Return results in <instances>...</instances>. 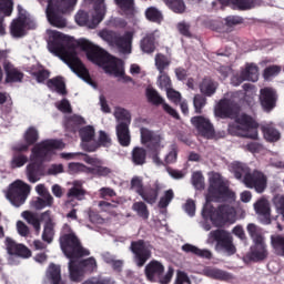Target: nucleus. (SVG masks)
I'll return each instance as SVG.
<instances>
[{
    "label": "nucleus",
    "instance_id": "a19ab883",
    "mask_svg": "<svg viewBox=\"0 0 284 284\" xmlns=\"http://www.w3.org/2000/svg\"><path fill=\"white\" fill-rule=\"evenodd\" d=\"M241 73L246 81H252L253 83L258 81V67L254 63L246 64L245 69Z\"/></svg>",
    "mask_w": 284,
    "mask_h": 284
},
{
    "label": "nucleus",
    "instance_id": "a878e982",
    "mask_svg": "<svg viewBox=\"0 0 284 284\" xmlns=\"http://www.w3.org/2000/svg\"><path fill=\"white\" fill-rule=\"evenodd\" d=\"M69 278L73 283H81L83 281V276H85V272L83 271L81 264L77 258H69Z\"/></svg>",
    "mask_w": 284,
    "mask_h": 284
},
{
    "label": "nucleus",
    "instance_id": "4be33fe9",
    "mask_svg": "<svg viewBox=\"0 0 284 284\" xmlns=\"http://www.w3.org/2000/svg\"><path fill=\"white\" fill-rule=\"evenodd\" d=\"M161 190H162L161 183L156 181L152 185L144 186V190L142 194H140V196L149 205H154V203L159 201V194L161 193Z\"/></svg>",
    "mask_w": 284,
    "mask_h": 284
},
{
    "label": "nucleus",
    "instance_id": "864d4df0",
    "mask_svg": "<svg viewBox=\"0 0 284 284\" xmlns=\"http://www.w3.org/2000/svg\"><path fill=\"white\" fill-rule=\"evenodd\" d=\"M53 203H54V197H52V195L48 193L47 196L37 199V201L34 202V209L43 210L45 207H52Z\"/></svg>",
    "mask_w": 284,
    "mask_h": 284
},
{
    "label": "nucleus",
    "instance_id": "603ef678",
    "mask_svg": "<svg viewBox=\"0 0 284 284\" xmlns=\"http://www.w3.org/2000/svg\"><path fill=\"white\" fill-rule=\"evenodd\" d=\"M54 223H44L43 232H42V241L44 243H52L54 241Z\"/></svg>",
    "mask_w": 284,
    "mask_h": 284
},
{
    "label": "nucleus",
    "instance_id": "aec40b11",
    "mask_svg": "<svg viewBox=\"0 0 284 284\" xmlns=\"http://www.w3.org/2000/svg\"><path fill=\"white\" fill-rule=\"evenodd\" d=\"M255 213L261 216L260 221L263 225H270L272 223V207L270 201L265 197H261L254 204Z\"/></svg>",
    "mask_w": 284,
    "mask_h": 284
},
{
    "label": "nucleus",
    "instance_id": "bb28decb",
    "mask_svg": "<svg viewBox=\"0 0 284 284\" xmlns=\"http://www.w3.org/2000/svg\"><path fill=\"white\" fill-rule=\"evenodd\" d=\"M199 89L201 94L204 97H214V94H216V90H219V82L214 81L210 77H205L200 82Z\"/></svg>",
    "mask_w": 284,
    "mask_h": 284
},
{
    "label": "nucleus",
    "instance_id": "393cba45",
    "mask_svg": "<svg viewBox=\"0 0 284 284\" xmlns=\"http://www.w3.org/2000/svg\"><path fill=\"white\" fill-rule=\"evenodd\" d=\"M132 32L128 31L123 36H116L114 47L122 52V54H130L132 52Z\"/></svg>",
    "mask_w": 284,
    "mask_h": 284
},
{
    "label": "nucleus",
    "instance_id": "72a5a7b5",
    "mask_svg": "<svg viewBox=\"0 0 284 284\" xmlns=\"http://www.w3.org/2000/svg\"><path fill=\"white\" fill-rule=\"evenodd\" d=\"M26 28H28V22L23 20H13L10 26L11 36L16 39H21L26 37Z\"/></svg>",
    "mask_w": 284,
    "mask_h": 284
},
{
    "label": "nucleus",
    "instance_id": "9b49d317",
    "mask_svg": "<svg viewBox=\"0 0 284 284\" xmlns=\"http://www.w3.org/2000/svg\"><path fill=\"white\" fill-rule=\"evenodd\" d=\"M65 143L61 140H45L32 149L33 161L44 162L53 150H63Z\"/></svg>",
    "mask_w": 284,
    "mask_h": 284
},
{
    "label": "nucleus",
    "instance_id": "f03ea898",
    "mask_svg": "<svg viewBox=\"0 0 284 284\" xmlns=\"http://www.w3.org/2000/svg\"><path fill=\"white\" fill-rule=\"evenodd\" d=\"M209 194L202 209L203 219H210L215 227H223L227 223H236V211L229 204L214 207L212 201H234L236 194L225 185V181L219 173H214L209 180Z\"/></svg>",
    "mask_w": 284,
    "mask_h": 284
},
{
    "label": "nucleus",
    "instance_id": "f3484780",
    "mask_svg": "<svg viewBox=\"0 0 284 284\" xmlns=\"http://www.w3.org/2000/svg\"><path fill=\"white\" fill-rule=\"evenodd\" d=\"M215 114L220 119H232L239 114V104L232 99H221L215 108Z\"/></svg>",
    "mask_w": 284,
    "mask_h": 284
},
{
    "label": "nucleus",
    "instance_id": "338daca9",
    "mask_svg": "<svg viewBox=\"0 0 284 284\" xmlns=\"http://www.w3.org/2000/svg\"><path fill=\"white\" fill-rule=\"evenodd\" d=\"M278 74H281V67H278L276 64L266 67L263 72V77H264L265 81H270V79H272V77H276Z\"/></svg>",
    "mask_w": 284,
    "mask_h": 284
},
{
    "label": "nucleus",
    "instance_id": "f704fd0d",
    "mask_svg": "<svg viewBox=\"0 0 284 284\" xmlns=\"http://www.w3.org/2000/svg\"><path fill=\"white\" fill-rule=\"evenodd\" d=\"M47 85L49 89L55 90L58 94H62V97H65V94H68V90L65 89V82L61 77L49 79L47 81Z\"/></svg>",
    "mask_w": 284,
    "mask_h": 284
},
{
    "label": "nucleus",
    "instance_id": "e433bc0d",
    "mask_svg": "<svg viewBox=\"0 0 284 284\" xmlns=\"http://www.w3.org/2000/svg\"><path fill=\"white\" fill-rule=\"evenodd\" d=\"M163 3L175 14H185L187 10L184 0H163Z\"/></svg>",
    "mask_w": 284,
    "mask_h": 284
},
{
    "label": "nucleus",
    "instance_id": "5fc2aeb1",
    "mask_svg": "<svg viewBox=\"0 0 284 284\" xmlns=\"http://www.w3.org/2000/svg\"><path fill=\"white\" fill-rule=\"evenodd\" d=\"M115 4L125 14H134V0H114Z\"/></svg>",
    "mask_w": 284,
    "mask_h": 284
},
{
    "label": "nucleus",
    "instance_id": "37998d69",
    "mask_svg": "<svg viewBox=\"0 0 284 284\" xmlns=\"http://www.w3.org/2000/svg\"><path fill=\"white\" fill-rule=\"evenodd\" d=\"M146 99L149 103H152V105H163V98L161 94H159V91H156L154 88L149 87L145 90Z\"/></svg>",
    "mask_w": 284,
    "mask_h": 284
},
{
    "label": "nucleus",
    "instance_id": "2f4dec72",
    "mask_svg": "<svg viewBox=\"0 0 284 284\" xmlns=\"http://www.w3.org/2000/svg\"><path fill=\"white\" fill-rule=\"evenodd\" d=\"M47 278L51 281L52 284H65L63 278H61V265L51 263L47 270Z\"/></svg>",
    "mask_w": 284,
    "mask_h": 284
},
{
    "label": "nucleus",
    "instance_id": "7c9ffc66",
    "mask_svg": "<svg viewBox=\"0 0 284 284\" xmlns=\"http://www.w3.org/2000/svg\"><path fill=\"white\" fill-rule=\"evenodd\" d=\"M246 232L250 236V239L253 241V243H263L265 242V233L263 232V229L261 226L250 223L246 226Z\"/></svg>",
    "mask_w": 284,
    "mask_h": 284
},
{
    "label": "nucleus",
    "instance_id": "680f3d73",
    "mask_svg": "<svg viewBox=\"0 0 284 284\" xmlns=\"http://www.w3.org/2000/svg\"><path fill=\"white\" fill-rule=\"evenodd\" d=\"M118 36H119V33H116L112 30H108V29H104L99 32V37H101L103 39V41H106V43H109V45H114Z\"/></svg>",
    "mask_w": 284,
    "mask_h": 284
},
{
    "label": "nucleus",
    "instance_id": "39448f33",
    "mask_svg": "<svg viewBox=\"0 0 284 284\" xmlns=\"http://www.w3.org/2000/svg\"><path fill=\"white\" fill-rule=\"evenodd\" d=\"M75 4L77 0H54V3H52V0H49L47 8V19L49 23H51L53 28H65L68 22L65 18H63V14L70 12L72 6Z\"/></svg>",
    "mask_w": 284,
    "mask_h": 284
},
{
    "label": "nucleus",
    "instance_id": "e2e57ef3",
    "mask_svg": "<svg viewBox=\"0 0 284 284\" xmlns=\"http://www.w3.org/2000/svg\"><path fill=\"white\" fill-rule=\"evenodd\" d=\"M192 184L195 190H205V178L201 172H194L192 175Z\"/></svg>",
    "mask_w": 284,
    "mask_h": 284
},
{
    "label": "nucleus",
    "instance_id": "de8ad7c7",
    "mask_svg": "<svg viewBox=\"0 0 284 284\" xmlns=\"http://www.w3.org/2000/svg\"><path fill=\"white\" fill-rule=\"evenodd\" d=\"M94 126L92 125H87L82 129H80V138L81 141L83 142V146L88 145V143H92L91 141H94Z\"/></svg>",
    "mask_w": 284,
    "mask_h": 284
},
{
    "label": "nucleus",
    "instance_id": "c756f323",
    "mask_svg": "<svg viewBox=\"0 0 284 284\" xmlns=\"http://www.w3.org/2000/svg\"><path fill=\"white\" fill-rule=\"evenodd\" d=\"M140 48L145 54L154 53V50H156V36L154 33H146L144 39L140 41Z\"/></svg>",
    "mask_w": 284,
    "mask_h": 284
},
{
    "label": "nucleus",
    "instance_id": "6ab92c4d",
    "mask_svg": "<svg viewBox=\"0 0 284 284\" xmlns=\"http://www.w3.org/2000/svg\"><path fill=\"white\" fill-rule=\"evenodd\" d=\"M26 174L29 183H37L45 176V165L39 160H32L26 168Z\"/></svg>",
    "mask_w": 284,
    "mask_h": 284
},
{
    "label": "nucleus",
    "instance_id": "473e14b6",
    "mask_svg": "<svg viewBox=\"0 0 284 284\" xmlns=\"http://www.w3.org/2000/svg\"><path fill=\"white\" fill-rule=\"evenodd\" d=\"M154 61H155V68L159 74H163L165 70H169L170 65H172V58L163 53H156Z\"/></svg>",
    "mask_w": 284,
    "mask_h": 284
},
{
    "label": "nucleus",
    "instance_id": "20e7f679",
    "mask_svg": "<svg viewBox=\"0 0 284 284\" xmlns=\"http://www.w3.org/2000/svg\"><path fill=\"white\" fill-rule=\"evenodd\" d=\"M229 132L233 136L258 141V122L252 115L241 113L235 118V122L229 124Z\"/></svg>",
    "mask_w": 284,
    "mask_h": 284
},
{
    "label": "nucleus",
    "instance_id": "2eb2a0df",
    "mask_svg": "<svg viewBox=\"0 0 284 284\" xmlns=\"http://www.w3.org/2000/svg\"><path fill=\"white\" fill-rule=\"evenodd\" d=\"M244 19L241 16H227L223 21L214 20L211 22V30L214 32L225 33L232 32L236 26L244 23Z\"/></svg>",
    "mask_w": 284,
    "mask_h": 284
},
{
    "label": "nucleus",
    "instance_id": "9d476101",
    "mask_svg": "<svg viewBox=\"0 0 284 284\" xmlns=\"http://www.w3.org/2000/svg\"><path fill=\"white\" fill-rule=\"evenodd\" d=\"M30 184L21 180H17L10 184L7 192V199L12 205H14V207H21V205L26 203L28 194H30Z\"/></svg>",
    "mask_w": 284,
    "mask_h": 284
},
{
    "label": "nucleus",
    "instance_id": "f8f14e48",
    "mask_svg": "<svg viewBox=\"0 0 284 284\" xmlns=\"http://www.w3.org/2000/svg\"><path fill=\"white\" fill-rule=\"evenodd\" d=\"M243 183L245 187L255 190L257 194H263L267 190V176L258 170L246 173L243 178Z\"/></svg>",
    "mask_w": 284,
    "mask_h": 284
},
{
    "label": "nucleus",
    "instance_id": "dca6fc26",
    "mask_svg": "<svg viewBox=\"0 0 284 284\" xmlns=\"http://www.w3.org/2000/svg\"><path fill=\"white\" fill-rule=\"evenodd\" d=\"M191 123L194 125L195 130H197L199 134L204 136V139H214L216 136L214 124L210 122V119L197 115L191 119Z\"/></svg>",
    "mask_w": 284,
    "mask_h": 284
},
{
    "label": "nucleus",
    "instance_id": "13d9d810",
    "mask_svg": "<svg viewBox=\"0 0 284 284\" xmlns=\"http://www.w3.org/2000/svg\"><path fill=\"white\" fill-rule=\"evenodd\" d=\"M233 6H236L237 10H252L256 8V0H230Z\"/></svg>",
    "mask_w": 284,
    "mask_h": 284
},
{
    "label": "nucleus",
    "instance_id": "b1692460",
    "mask_svg": "<svg viewBox=\"0 0 284 284\" xmlns=\"http://www.w3.org/2000/svg\"><path fill=\"white\" fill-rule=\"evenodd\" d=\"M110 145H112V138L105 131H99L98 141L84 144V150L85 152H97L99 148H110Z\"/></svg>",
    "mask_w": 284,
    "mask_h": 284
},
{
    "label": "nucleus",
    "instance_id": "c85d7f7f",
    "mask_svg": "<svg viewBox=\"0 0 284 284\" xmlns=\"http://www.w3.org/2000/svg\"><path fill=\"white\" fill-rule=\"evenodd\" d=\"M182 252L185 254H192L193 256H197L199 258H212V252L207 248H199V246H194L193 244L186 243L182 245Z\"/></svg>",
    "mask_w": 284,
    "mask_h": 284
},
{
    "label": "nucleus",
    "instance_id": "0eeeda50",
    "mask_svg": "<svg viewBox=\"0 0 284 284\" xmlns=\"http://www.w3.org/2000/svg\"><path fill=\"white\" fill-rule=\"evenodd\" d=\"M140 134L141 143L151 152L153 163H155V165H163V161L159 158V154L161 153V141H163L161 134L151 131L148 128H141Z\"/></svg>",
    "mask_w": 284,
    "mask_h": 284
},
{
    "label": "nucleus",
    "instance_id": "0e129e2a",
    "mask_svg": "<svg viewBox=\"0 0 284 284\" xmlns=\"http://www.w3.org/2000/svg\"><path fill=\"white\" fill-rule=\"evenodd\" d=\"M41 69L32 71L31 74L32 77L36 78V81L38 83H44L50 79V72L47 69H43V67H40Z\"/></svg>",
    "mask_w": 284,
    "mask_h": 284
},
{
    "label": "nucleus",
    "instance_id": "1a4fd4ad",
    "mask_svg": "<svg viewBox=\"0 0 284 284\" xmlns=\"http://www.w3.org/2000/svg\"><path fill=\"white\" fill-rule=\"evenodd\" d=\"M163 272H165V266L156 260H152L144 268V274L151 283L159 281L161 284H170L174 276V268L169 267L165 275H163Z\"/></svg>",
    "mask_w": 284,
    "mask_h": 284
},
{
    "label": "nucleus",
    "instance_id": "774afa93",
    "mask_svg": "<svg viewBox=\"0 0 284 284\" xmlns=\"http://www.w3.org/2000/svg\"><path fill=\"white\" fill-rule=\"evenodd\" d=\"M158 82L162 90L164 89L168 91L172 88V80L170 79V75H168L165 71L163 73H160Z\"/></svg>",
    "mask_w": 284,
    "mask_h": 284
},
{
    "label": "nucleus",
    "instance_id": "4468645a",
    "mask_svg": "<svg viewBox=\"0 0 284 284\" xmlns=\"http://www.w3.org/2000/svg\"><path fill=\"white\" fill-rule=\"evenodd\" d=\"M131 252L134 254V261L138 267H143L152 256V251H150L143 240L131 242Z\"/></svg>",
    "mask_w": 284,
    "mask_h": 284
},
{
    "label": "nucleus",
    "instance_id": "7ed1b4c3",
    "mask_svg": "<svg viewBox=\"0 0 284 284\" xmlns=\"http://www.w3.org/2000/svg\"><path fill=\"white\" fill-rule=\"evenodd\" d=\"M59 242L67 258H83V256H90V252L81 245V240H79V236H77V233L72 231L69 224L63 225Z\"/></svg>",
    "mask_w": 284,
    "mask_h": 284
},
{
    "label": "nucleus",
    "instance_id": "49530a36",
    "mask_svg": "<svg viewBox=\"0 0 284 284\" xmlns=\"http://www.w3.org/2000/svg\"><path fill=\"white\" fill-rule=\"evenodd\" d=\"M28 163V155L24 153H14L12 154L11 161H10V168L11 170H17L19 168H23Z\"/></svg>",
    "mask_w": 284,
    "mask_h": 284
},
{
    "label": "nucleus",
    "instance_id": "8fccbe9b",
    "mask_svg": "<svg viewBox=\"0 0 284 284\" xmlns=\"http://www.w3.org/2000/svg\"><path fill=\"white\" fill-rule=\"evenodd\" d=\"M193 105L195 110V114H203V109L207 105V97L202 93H197L193 98Z\"/></svg>",
    "mask_w": 284,
    "mask_h": 284
},
{
    "label": "nucleus",
    "instance_id": "4d7b16f0",
    "mask_svg": "<svg viewBox=\"0 0 284 284\" xmlns=\"http://www.w3.org/2000/svg\"><path fill=\"white\" fill-rule=\"evenodd\" d=\"M130 190H133L135 194H139V196H141L143 194V191L145 190V186H143V178L133 176L131 179Z\"/></svg>",
    "mask_w": 284,
    "mask_h": 284
},
{
    "label": "nucleus",
    "instance_id": "c03bdc74",
    "mask_svg": "<svg viewBox=\"0 0 284 284\" xmlns=\"http://www.w3.org/2000/svg\"><path fill=\"white\" fill-rule=\"evenodd\" d=\"M133 212H136L140 219L143 221H148L150 219V210H148V204L145 202H134L132 205Z\"/></svg>",
    "mask_w": 284,
    "mask_h": 284
},
{
    "label": "nucleus",
    "instance_id": "4c0bfd02",
    "mask_svg": "<svg viewBox=\"0 0 284 284\" xmlns=\"http://www.w3.org/2000/svg\"><path fill=\"white\" fill-rule=\"evenodd\" d=\"M271 245L274 254L284 258V235H271Z\"/></svg>",
    "mask_w": 284,
    "mask_h": 284
},
{
    "label": "nucleus",
    "instance_id": "412c9836",
    "mask_svg": "<svg viewBox=\"0 0 284 284\" xmlns=\"http://www.w3.org/2000/svg\"><path fill=\"white\" fill-rule=\"evenodd\" d=\"M6 83H21L23 81V72L19 70L8 58L4 59Z\"/></svg>",
    "mask_w": 284,
    "mask_h": 284
},
{
    "label": "nucleus",
    "instance_id": "6e6d98bb",
    "mask_svg": "<svg viewBox=\"0 0 284 284\" xmlns=\"http://www.w3.org/2000/svg\"><path fill=\"white\" fill-rule=\"evenodd\" d=\"M80 264V267H82V271L88 272L89 274H92L94 270H97V260L94 257H88L85 260L78 261Z\"/></svg>",
    "mask_w": 284,
    "mask_h": 284
},
{
    "label": "nucleus",
    "instance_id": "bf43d9fd",
    "mask_svg": "<svg viewBox=\"0 0 284 284\" xmlns=\"http://www.w3.org/2000/svg\"><path fill=\"white\" fill-rule=\"evenodd\" d=\"M88 172L93 174V176H110L112 174V169L103 165H98L95 168H88Z\"/></svg>",
    "mask_w": 284,
    "mask_h": 284
},
{
    "label": "nucleus",
    "instance_id": "58836bf2",
    "mask_svg": "<svg viewBox=\"0 0 284 284\" xmlns=\"http://www.w3.org/2000/svg\"><path fill=\"white\" fill-rule=\"evenodd\" d=\"M68 199H77L78 201H83L85 196V189L80 181L73 182V187H71L67 194Z\"/></svg>",
    "mask_w": 284,
    "mask_h": 284
},
{
    "label": "nucleus",
    "instance_id": "69168bd1",
    "mask_svg": "<svg viewBox=\"0 0 284 284\" xmlns=\"http://www.w3.org/2000/svg\"><path fill=\"white\" fill-rule=\"evenodd\" d=\"M12 10H14V2L12 0H0V12L4 17H11Z\"/></svg>",
    "mask_w": 284,
    "mask_h": 284
},
{
    "label": "nucleus",
    "instance_id": "09e8293b",
    "mask_svg": "<svg viewBox=\"0 0 284 284\" xmlns=\"http://www.w3.org/2000/svg\"><path fill=\"white\" fill-rule=\"evenodd\" d=\"M85 119L80 115H71L65 122V126L70 132H77L80 125H84Z\"/></svg>",
    "mask_w": 284,
    "mask_h": 284
},
{
    "label": "nucleus",
    "instance_id": "a211bd4d",
    "mask_svg": "<svg viewBox=\"0 0 284 284\" xmlns=\"http://www.w3.org/2000/svg\"><path fill=\"white\" fill-rule=\"evenodd\" d=\"M211 237L214 239L217 245L229 254L236 253V246H234V243L232 242V235H230V232L225 230H215L211 232Z\"/></svg>",
    "mask_w": 284,
    "mask_h": 284
},
{
    "label": "nucleus",
    "instance_id": "5701e85b",
    "mask_svg": "<svg viewBox=\"0 0 284 284\" xmlns=\"http://www.w3.org/2000/svg\"><path fill=\"white\" fill-rule=\"evenodd\" d=\"M267 244L264 242L253 243L251 246V252L248 254L250 261H254V263H258L260 261H265L268 256Z\"/></svg>",
    "mask_w": 284,
    "mask_h": 284
},
{
    "label": "nucleus",
    "instance_id": "3c124183",
    "mask_svg": "<svg viewBox=\"0 0 284 284\" xmlns=\"http://www.w3.org/2000/svg\"><path fill=\"white\" fill-rule=\"evenodd\" d=\"M23 139L28 145H34L39 141V130L34 126H29L24 132Z\"/></svg>",
    "mask_w": 284,
    "mask_h": 284
},
{
    "label": "nucleus",
    "instance_id": "79ce46f5",
    "mask_svg": "<svg viewBox=\"0 0 284 284\" xmlns=\"http://www.w3.org/2000/svg\"><path fill=\"white\" fill-rule=\"evenodd\" d=\"M205 274L209 278H214L215 281H231L232 278V274L217 268H206Z\"/></svg>",
    "mask_w": 284,
    "mask_h": 284
},
{
    "label": "nucleus",
    "instance_id": "c9c22d12",
    "mask_svg": "<svg viewBox=\"0 0 284 284\" xmlns=\"http://www.w3.org/2000/svg\"><path fill=\"white\" fill-rule=\"evenodd\" d=\"M262 132L268 143H276V141L281 140V132L270 124L262 126Z\"/></svg>",
    "mask_w": 284,
    "mask_h": 284
},
{
    "label": "nucleus",
    "instance_id": "a18cd8bd",
    "mask_svg": "<svg viewBox=\"0 0 284 284\" xmlns=\"http://www.w3.org/2000/svg\"><path fill=\"white\" fill-rule=\"evenodd\" d=\"M145 17L152 23H161L163 21V13L156 7H149L145 10Z\"/></svg>",
    "mask_w": 284,
    "mask_h": 284
},
{
    "label": "nucleus",
    "instance_id": "f257e3e1",
    "mask_svg": "<svg viewBox=\"0 0 284 284\" xmlns=\"http://www.w3.org/2000/svg\"><path fill=\"white\" fill-rule=\"evenodd\" d=\"M77 48H80L87 54V59L103 68L106 74H119V65L116 64V58L101 47L88 40L72 41V37L65 36L59 31L53 32V41L49 43V50L55 57H60L64 63L79 77L82 81H85L89 85L97 88V83L92 81L90 71L85 68V64L77 55Z\"/></svg>",
    "mask_w": 284,
    "mask_h": 284
},
{
    "label": "nucleus",
    "instance_id": "ddd939ff",
    "mask_svg": "<svg viewBox=\"0 0 284 284\" xmlns=\"http://www.w3.org/2000/svg\"><path fill=\"white\" fill-rule=\"evenodd\" d=\"M258 100L263 112L270 113L276 109L278 103V91L272 87H264L260 90Z\"/></svg>",
    "mask_w": 284,
    "mask_h": 284
},
{
    "label": "nucleus",
    "instance_id": "052dcab7",
    "mask_svg": "<svg viewBox=\"0 0 284 284\" xmlns=\"http://www.w3.org/2000/svg\"><path fill=\"white\" fill-rule=\"evenodd\" d=\"M173 200H174V191L170 189L165 191L164 195L160 199L158 207H160V210H165V207H168V205H170V203H172Z\"/></svg>",
    "mask_w": 284,
    "mask_h": 284
},
{
    "label": "nucleus",
    "instance_id": "cd10ccee",
    "mask_svg": "<svg viewBox=\"0 0 284 284\" xmlns=\"http://www.w3.org/2000/svg\"><path fill=\"white\" fill-rule=\"evenodd\" d=\"M130 161L135 166H143L148 163V150L143 146H135L131 151Z\"/></svg>",
    "mask_w": 284,
    "mask_h": 284
},
{
    "label": "nucleus",
    "instance_id": "423d86ee",
    "mask_svg": "<svg viewBox=\"0 0 284 284\" xmlns=\"http://www.w3.org/2000/svg\"><path fill=\"white\" fill-rule=\"evenodd\" d=\"M94 8V14L90 17L87 11L80 10L75 14V22L78 26H85L91 30H94L99 23L103 21L105 17V0H91Z\"/></svg>",
    "mask_w": 284,
    "mask_h": 284
},
{
    "label": "nucleus",
    "instance_id": "6e6552de",
    "mask_svg": "<svg viewBox=\"0 0 284 284\" xmlns=\"http://www.w3.org/2000/svg\"><path fill=\"white\" fill-rule=\"evenodd\" d=\"M118 124L115 126V133L118 143L122 148H130L132 143V135L130 133V124L132 123V115L125 109H120L118 112Z\"/></svg>",
    "mask_w": 284,
    "mask_h": 284
},
{
    "label": "nucleus",
    "instance_id": "ea45409f",
    "mask_svg": "<svg viewBox=\"0 0 284 284\" xmlns=\"http://www.w3.org/2000/svg\"><path fill=\"white\" fill-rule=\"evenodd\" d=\"M23 219L29 223V225H32L33 230L36 231V234H39L41 232V220L37 215V213H32L30 211H24L22 213Z\"/></svg>",
    "mask_w": 284,
    "mask_h": 284
}]
</instances>
